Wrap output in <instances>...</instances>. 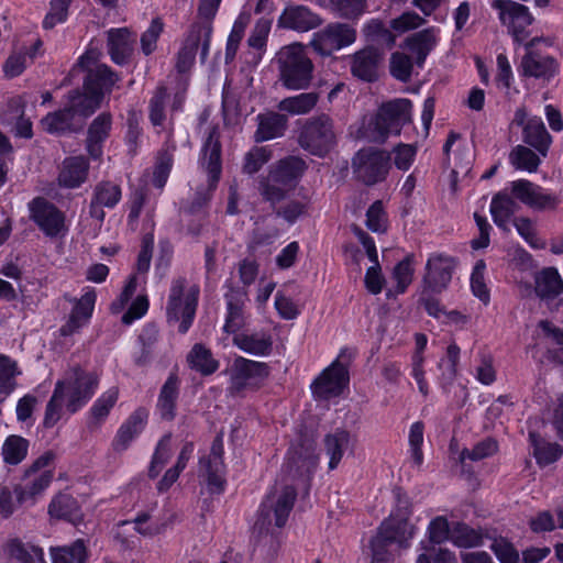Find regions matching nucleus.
Returning <instances> with one entry per match:
<instances>
[{
	"label": "nucleus",
	"mask_w": 563,
	"mask_h": 563,
	"mask_svg": "<svg viewBox=\"0 0 563 563\" xmlns=\"http://www.w3.org/2000/svg\"><path fill=\"white\" fill-rule=\"evenodd\" d=\"M148 412L145 408H137L119 428L112 442L113 450L122 452L126 450L130 443L143 431Z\"/></svg>",
	"instance_id": "obj_27"
},
{
	"label": "nucleus",
	"mask_w": 563,
	"mask_h": 563,
	"mask_svg": "<svg viewBox=\"0 0 563 563\" xmlns=\"http://www.w3.org/2000/svg\"><path fill=\"white\" fill-rule=\"evenodd\" d=\"M227 316L223 330L228 333H236L246 324L245 303L247 292L244 289L231 287L224 295Z\"/></svg>",
	"instance_id": "obj_23"
},
{
	"label": "nucleus",
	"mask_w": 563,
	"mask_h": 563,
	"mask_svg": "<svg viewBox=\"0 0 563 563\" xmlns=\"http://www.w3.org/2000/svg\"><path fill=\"white\" fill-rule=\"evenodd\" d=\"M96 298L95 290L88 289L79 299L73 300L74 307L67 321L59 329L60 335H73L89 322L93 312Z\"/></svg>",
	"instance_id": "obj_22"
},
{
	"label": "nucleus",
	"mask_w": 563,
	"mask_h": 563,
	"mask_svg": "<svg viewBox=\"0 0 563 563\" xmlns=\"http://www.w3.org/2000/svg\"><path fill=\"white\" fill-rule=\"evenodd\" d=\"M256 122L257 129L254 133V141L257 143L282 137L288 126L287 117L274 111L257 114Z\"/></svg>",
	"instance_id": "obj_28"
},
{
	"label": "nucleus",
	"mask_w": 563,
	"mask_h": 563,
	"mask_svg": "<svg viewBox=\"0 0 563 563\" xmlns=\"http://www.w3.org/2000/svg\"><path fill=\"white\" fill-rule=\"evenodd\" d=\"M538 41L534 37L526 45L528 52L521 59L522 75L549 80L555 75L558 63L552 56L531 49Z\"/></svg>",
	"instance_id": "obj_20"
},
{
	"label": "nucleus",
	"mask_w": 563,
	"mask_h": 563,
	"mask_svg": "<svg viewBox=\"0 0 563 563\" xmlns=\"http://www.w3.org/2000/svg\"><path fill=\"white\" fill-rule=\"evenodd\" d=\"M80 69L87 73L82 85L85 91H90L101 100H103L107 93L111 92L114 85L119 81L118 75L109 66L96 64L93 55L89 53H86L78 59L71 73L75 74Z\"/></svg>",
	"instance_id": "obj_7"
},
{
	"label": "nucleus",
	"mask_w": 563,
	"mask_h": 563,
	"mask_svg": "<svg viewBox=\"0 0 563 563\" xmlns=\"http://www.w3.org/2000/svg\"><path fill=\"white\" fill-rule=\"evenodd\" d=\"M168 98L167 89L164 86H158L153 97L150 100L148 110H150V120L154 126L163 125L166 114H165V106L166 100Z\"/></svg>",
	"instance_id": "obj_54"
},
{
	"label": "nucleus",
	"mask_w": 563,
	"mask_h": 563,
	"mask_svg": "<svg viewBox=\"0 0 563 563\" xmlns=\"http://www.w3.org/2000/svg\"><path fill=\"white\" fill-rule=\"evenodd\" d=\"M366 227L376 233H383L387 229V216L380 200L375 201L366 212Z\"/></svg>",
	"instance_id": "obj_64"
},
{
	"label": "nucleus",
	"mask_w": 563,
	"mask_h": 563,
	"mask_svg": "<svg viewBox=\"0 0 563 563\" xmlns=\"http://www.w3.org/2000/svg\"><path fill=\"white\" fill-rule=\"evenodd\" d=\"M297 490L294 486L287 485L276 499L267 497L262 504L258 518L255 522V529L262 532H268L272 525V512L275 519V526L282 528L286 525L290 511L292 510Z\"/></svg>",
	"instance_id": "obj_11"
},
{
	"label": "nucleus",
	"mask_w": 563,
	"mask_h": 563,
	"mask_svg": "<svg viewBox=\"0 0 563 563\" xmlns=\"http://www.w3.org/2000/svg\"><path fill=\"white\" fill-rule=\"evenodd\" d=\"M75 118L73 111L65 103L63 109L46 114L41 120V126L49 134H60L73 130Z\"/></svg>",
	"instance_id": "obj_45"
},
{
	"label": "nucleus",
	"mask_w": 563,
	"mask_h": 563,
	"mask_svg": "<svg viewBox=\"0 0 563 563\" xmlns=\"http://www.w3.org/2000/svg\"><path fill=\"white\" fill-rule=\"evenodd\" d=\"M454 267L453 257L443 254H432L426 265L424 288L431 292L444 290L451 282Z\"/></svg>",
	"instance_id": "obj_19"
},
{
	"label": "nucleus",
	"mask_w": 563,
	"mask_h": 563,
	"mask_svg": "<svg viewBox=\"0 0 563 563\" xmlns=\"http://www.w3.org/2000/svg\"><path fill=\"white\" fill-rule=\"evenodd\" d=\"M489 549L500 563H519V552L515 545L505 538L493 540Z\"/></svg>",
	"instance_id": "obj_63"
},
{
	"label": "nucleus",
	"mask_w": 563,
	"mask_h": 563,
	"mask_svg": "<svg viewBox=\"0 0 563 563\" xmlns=\"http://www.w3.org/2000/svg\"><path fill=\"white\" fill-rule=\"evenodd\" d=\"M490 7L497 11L499 22L516 42L522 43L529 36L528 27L533 16L528 7L512 0H492Z\"/></svg>",
	"instance_id": "obj_9"
},
{
	"label": "nucleus",
	"mask_w": 563,
	"mask_h": 563,
	"mask_svg": "<svg viewBox=\"0 0 563 563\" xmlns=\"http://www.w3.org/2000/svg\"><path fill=\"white\" fill-rule=\"evenodd\" d=\"M534 289L541 299H553L563 292V280L555 268H544L536 276Z\"/></svg>",
	"instance_id": "obj_43"
},
{
	"label": "nucleus",
	"mask_w": 563,
	"mask_h": 563,
	"mask_svg": "<svg viewBox=\"0 0 563 563\" xmlns=\"http://www.w3.org/2000/svg\"><path fill=\"white\" fill-rule=\"evenodd\" d=\"M390 155L383 150L363 148L352 159L353 173L365 185H375L385 179Z\"/></svg>",
	"instance_id": "obj_10"
},
{
	"label": "nucleus",
	"mask_w": 563,
	"mask_h": 563,
	"mask_svg": "<svg viewBox=\"0 0 563 563\" xmlns=\"http://www.w3.org/2000/svg\"><path fill=\"white\" fill-rule=\"evenodd\" d=\"M30 218L48 238L64 236L68 229L65 214L45 198H34L29 203Z\"/></svg>",
	"instance_id": "obj_13"
},
{
	"label": "nucleus",
	"mask_w": 563,
	"mask_h": 563,
	"mask_svg": "<svg viewBox=\"0 0 563 563\" xmlns=\"http://www.w3.org/2000/svg\"><path fill=\"white\" fill-rule=\"evenodd\" d=\"M306 169L307 164L302 158L288 156L273 164L268 173L272 177L283 179L289 186L296 188Z\"/></svg>",
	"instance_id": "obj_31"
},
{
	"label": "nucleus",
	"mask_w": 563,
	"mask_h": 563,
	"mask_svg": "<svg viewBox=\"0 0 563 563\" xmlns=\"http://www.w3.org/2000/svg\"><path fill=\"white\" fill-rule=\"evenodd\" d=\"M66 103L75 117L87 118L101 107L102 100L90 91L75 89L67 93Z\"/></svg>",
	"instance_id": "obj_39"
},
{
	"label": "nucleus",
	"mask_w": 563,
	"mask_h": 563,
	"mask_svg": "<svg viewBox=\"0 0 563 563\" xmlns=\"http://www.w3.org/2000/svg\"><path fill=\"white\" fill-rule=\"evenodd\" d=\"M382 60V53L377 48L368 46L350 56V69L357 79L373 82L378 79Z\"/></svg>",
	"instance_id": "obj_21"
},
{
	"label": "nucleus",
	"mask_w": 563,
	"mask_h": 563,
	"mask_svg": "<svg viewBox=\"0 0 563 563\" xmlns=\"http://www.w3.org/2000/svg\"><path fill=\"white\" fill-rule=\"evenodd\" d=\"M199 475L205 478L210 494L219 495L225 490L227 479L222 437H216L211 444L209 455L200 457Z\"/></svg>",
	"instance_id": "obj_14"
},
{
	"label": "nucleus",
	"mask_w": 563,
	"mask_h": 563,
	"mask_svg": "<svg viewBox=\"0 0 563 563\" xmlns=\"http://www.w3.org/2000/svg\"><path fill=\"white\" fill-rule=\"evenodd\" d=\"M298 142L310 154L324 157L338 142L333 120L324 113L307 119L300 130Z\"/></svg>",
	"instance_id": "obj_5"
},
{
	"label": "nucleus",
	"mask_w": 563,
	"mask_h": 563,
	"mask_svg": "<svg viewBox=\"0 0 563 563\" xmlns=\"http://www.w3.org/2000/svg\"><path fill=\"white\" fill-rule=\"evenodd\" d=\"M522 139L525 143L536 148L543 156L551 144V135L539 117H532L528 120L522 131Z\"/></svg>",
	"instance_id": "obj_38"
},
{
	"label": "nucleus",
	"mask_w": 563,
	"mask_h": 563,
	"mask_svg": "<svg viewBox=\"0 0 563 563\" xmlns=\"http://www.w3.org/2000/svg\"><path fill=\"white\" fill-rule=\"evenodd\" d=\"M63 404H65V398L63 397L62 384H56L45 410L44 426L46 428L54 427L62 418Z\"/></svg>",
	"instance_id": "obj_59"
},
{
	"label": "nucleus",
	"mask_w": 563,
	"mask_h": 563,
	"mask_svg": "<svg viewBox=\"0 0 563 563\" xmlns=\"http://www.w3.org/2000/svg\"><path fill=\"white\" fill-rule=\"evenodd\" d=\"M233 344L244 353L267 356L273 350V338L268 332H241L233 336Z\"/></svg>",
	"instance_id": "obj_29"
},
{
	"label": "nucleus",
	"mask_w": 563,
	"mask_h": 563,
	"mask_svg": "<svg viewBox=\"0 0 563 563\" xmlns=\"http://www.w3.org/2000/svg\"><path fill=\"white\" fill-rule=\"evenodd\" d=\"M54 461L55 453L46 451L25 470L21 483L14 488L20 505L35 504L47 489L54 477Z\"/></svg>",
	"instance_id": "obj_4"
},
{
	"label": "nucleus",
	"mask_w": 563,
	"mask_h": 563,
	"mask_svg": "<svg viewBox=\"0 0 563 563\" xmlns=\"http://www.w3.org/2000/svg\"><path fill=\"white\" fill-rule=\"evenodd\" d=\"M498 451V443L496 440L492 438H486L481 442L476 443L473 449H464L461 452L460 459L461 461H465L466 459L471 461H481L486 457L494 455Z\"/></svg>",
	"instance_id": "obj_60"
},
{
	"label": "nucleus",
	"mask_w": 563,
	"mask_h": 563,
	"mask_svg": "<svg viewBox=\"0 0 563 563\" xmlns=\"http://www.w3.org/2000/svg\"><path fill=\"white\" fill-rule=\"evenodd\" d=\"M56 384H62L67 411L75 413L95 395L99 385V377L93 372H87L80 366H74Z\"/></svg>",
	"instance_id": "obj_6"
},
{
	"label": "nucleus",
	"mask_w": 563,
	"mask_h": 563,
	"mask_svg": "<svg viewBox=\"0 0 563 563\" xmlns=\"http://www.w3.org/2000/svg\"><path fill=\"white\" fill-rule=\"evenodd\" d=\"M173 454L172 434L167 433L158 441L148 468V476L155 478L169 461Z\"/></svg>",
	"instance_id": "obj_51"
},
{
	"label": "nucleus",
	"mask_w": 563,
	"mask_h": 563,
	"mask_svg": "<svg viewBox=\"0 0 563 563\" xmlns=\"http://www.w3.org/2000/svg\"><path fill=\"white\" fill-rule=\"evenodd\" d=\"M510 188L516 199L538 211L555 210L560 203L556 195L527 179L511 181Z\"/></svg>",
	"instance_id": "obj_17"
},
{
	"label": "nucleus",
	"mask_w": 563,
	"mask_h": 563,
	"mask_svg": "<svg viewBox=\"0 0 563 563\" xmlns=\"http://www.w3.org/2000/svg\"><path fill=\"white\" fill-rule=\"evenodd\" d=\"M179 384L177 375L170 374L159 390L156 410L163 420L172 421L176 417Z\"/></svg>",
	"instance_id": "obj_30"
},
{
	"label": "nucleus",
	"mask_w": 563,
	"mask_h": 563,
	"mask_svg": "<svg viewBox=\"0 0 563 563\" xmlns=\"http://www.w3.org/2000/svg\"><path fill=\"white\" fill-rule=\"evenodd\" d=\"M108 51L111 59L119 65L125 64L132 53L130 33L126 29L109 31Z\"/></svg>",
	"instance_id": "obj_44"
},
{
	"label": "nucleus",
	"mask_w": 563,
	"mask_h": 563,
	"mask_svg": "<svg viewBox=\"0 0 563 563\" xmlns=\"http://www.w3.org/2000/svg\"><path fill=\"white\" fill-rule=\"evenodd\" d=\"M347 384V368L336 360L313 380L311 390L316 399L328 400L340 396Z\"/></svg>",
	"instance_id": "obj_16"
},
{
	"label": "nucleus",
	"mask_w": 563,
	"mask_h": 563,
	"mask_svg": "<svg viewBox=\"0 0 563 563\" xmlns=\"http://www.w3.org/2000/svg\"><path fill=\"white\" fill-rule=\"evenodd\" d=\"M70 2L71 0H51L49 11L44 18L43 27L49 30L65 22Z\"/></svg>",
	"instance_id": "obj_62"
},
{
	"label": "nucleus",
	"mask_w": 563,
	"mask_h": 563,
	"mask_svg": "<svg viewBox=\"0 0 563 563\" xmlns=\"http://www.w3.org/2000/svg\"><path fill=\"white\" fill-rule=\"evenodd\" d=\"M321 18L305 5L287 7L278 19V26L307 32L321 25Z\"/></svg>",
	"instance_id": "obj_24"
},
{
	"label": "nucleus",
	"mask_w": 563,
	"mask_h": 563,
	"mask_svg": "<svg viewBox=\"0 0 563 563\" xmlns=\"http://www.w3.org/2000/svg\"><path fill=\"white\" fill-rule=\"evenodd\" d=\"M412 59L405 53L395 52L390 56L389 69L394 78L399 81L407 82L412 74Z\"/></svg>",
	"instance_id": "obj_55"
},
{
	"label": "nucleus",
	"mask_w": 563,
	"mask_h": 563,
	"mask_svg": "<svg viewBox=\"0 0 563 563\" xmlns=\"http://www.w3.org/2000/svg\"><path fill=\"white\" fill-rule=\"evenodd\" d=\"M378 533L385 538L389 543H398L400 547H408L409 540L415 534V527L409 523L405 517H391L389 520L382 523Z\"/></svg>",
	"instance_id": "obj_37"
},
{
	"label": "nucleus",
	"mask_w": 563,
	"mask_h": 563,
	"mask_svg": "<svg viewBox=\"0 0 563 563\" xmlns=\"http://www.w3.org/2000/svg\"><path fill=\"white\" fill-rule=\"evenodd\" d=\"M201 166L208 173V185L197 189L192 200L184 211L189 216H198L205 219L209 201L221 175V143L218 126L210 128L208 132L202 146Z\"/></svg>",
	"instance_id": "obj_3"
},
{
	"label": "nucleus",
	"mask_w": 563,
	"mask_h": 563,
	"mask_svg": "<svg viewBox=\"0 0 563 563\" xmlns=\"http://www.w3.org/2000/svg\"><path fill=\"white\" fill-rule=\"evenodd\" d=\"M111 130V114L103 112L93 119L88 128L87 151L93 158L102 154V143Z\"/></svg>",
	"instance_id": "obj_34"
},
{
	"label": "nucleus",
	"mask_w": 563,
	"mask_h": 563,
	"mask_svg": "<svg viewBox=\"0 0 563 563\" xmlns=\"http://www.w3.org/2000/svg\"><path fill=\"white\" fill-rule=\"evenodd\" d=\"M53 563H88V552L82 540H76L69 547L51 550Z\"/></svg>",
	"instance_id": "obj_50"
},
{
	"label": "nucleus",
	"mask_w": 563,
	"mask_h": 563,
	"mask_svg": "<svg viewBox=\"0 0 563 563\" xmlns=\"http://www.w3.org/2000/svg\"><path fill=\"white\" fill-rule=\"evenodd\" d=\"M273 63L277 70V80L287 90H307L314 78V64L305 46L291 43L279 48Z\"/></svg>",
	"instance_id": "obj_1"
},
{
	"label": "nucleus",
	"mask_w": 563,
	"mask_h": 563,
	"mask_svg": "<svg viewBox=\"0 0 563 563\" xmlns=\"http://www.w3.org/2000/svg\"><path fill=\"white\" fill-rule=\"evenodd\" d=\"M312 453L313 441L310 439H306L300 444V449H298L296 444L291 445L284 464V471L291 481L299 479L308 487L312 471L316 466Z\"/></svg>",
	"instance_id": "obj_18"
},
{
	"label": "nucleus",
	"mask_w": 563,
	"mask_h": 563,
	"mask_svg": "<svg viewBox=\"0 0 563 563\" xmlns=\"http://www.w3.org/2000/svg\"><path fill=\"white\" fill-rule=\"evenodd\" d=\"M212 35V24L209 21H198L190 25L183 45L194 49L197 53L198 48H200V59L201 62H206L210 42Z\"/></svg>",
	"instance_id": "obj_32"
},
{
	"label": "nucleus",
	"mask_w": 563,
	"mask_h": 563,
	"mask_svg": "<svg viewBox=\"0 0 563 563\" xmlns=\"http://www.w3.org/2000/svg\"><path fill=\"white\" fill-rule=\"evenodd\" d=\"M29 441L21 435H9L2 444L1 454L5 464L18 465L27 455Z\"/></svg>",
	"instance_id": "obj_48"
},
{
	"label": "nucleus",
	"mask_w": 563,
	"mask_h": 563,
	"mask_svg": "<svg viewBox=\"0 0 563 563\" xmlns=\"http://www.w3.org/2000/svg\"><path fill=\"white\" fill-rule=\"evenodd\" d=\"M512 195L500 191L496 194L490 202V214L494 223L503 231L508 232V222L510 218L517 212L519 206Z\"/></svg>",
	"instance_id": "obj_35"
},
{
	"label": "nucleus",
	"mask_w": 563,
	"mask_h": 563,
	"mask_svg": "<svg viewBox=\"0 0 563 563\" xmlns=\"http://www.w3.org/2000/svg\"><path fill=\"white\" fill-rule=\"evenodd\" d=\"M189 367L203 376L216 373L220 366L212 352L201 343H196L187 354Z\"/></svg>",
	"instance_id": "obj_40"
},
{
	"label": "nucleus",
	"mask_w": 563,
	"mask_h": 563,
	"mask_svg": "<svg viewBox=\"0 0 563 563\" xmlns=\"http://www.w3.org/2000/svg\"><path fill=\"white\" fill-rule=\"evenodd\" d=\"M529 435L533 446V456L539 465H549L561 457L563 451L558 443L547 442L532 432Z\"/></svg>",
	"instance_id": "obj_47"
},
{
	"label": "nucleus",
	"mask_w": 563,
	"mask_h": 563,
	"mask_svg": "<svg viewBox=\"0 0 563 563\" xmlns=\"http://www.w3.org/2000/svg\"><path fill=\"white\" fill-rule=\"evenodd\" d=\"M437 36L433 29L417 32L406 40L407 48L415 55L418 66H422L428 54L434 48Z\"/></svg>",
	"instance_id": "obj_42"
},
{
	"label": "nucleus",
	"mask_w": 563,
	"mask_h": 563,
	"mask_svg": "<svg viewBox=\"0 0 563 563\" xmlns=\"http://www.w3.org/2000/svg\"><path fill=\"white\" fill-rule=\"evenodd\" d=\"M509 161L517 169L536 172L540 165V157L530 148L517 145L509 154Z\"/></svg>",
	"instance_id": "obj_52"
},
{
	"label": "nucleus",
	"mask_w": 563,
	"mask_h": 563,
	"mask_svg": "<svg viewBox=\"0 0 563 563\" xmlns=\"http://www.w3.org/2000/svg\"><path fill=\"white\" fill-rule=\"evenodd\" d=\"M272 157V151L266 146H255L244 156L243 170L253 175L257 173Z\"/></svg>",
	"instance_id": "obj_56"
},
{
	"label": "nucleus",
	"mask_w": 563,
	"mask_h": 563,
	"mask_svg": "<svg viewBox=\"0 0 563 563\" xmlns=\"http://www.w3.org/2000/svg\"><path fill=\"white\" fill-rule=\"evenodd\" d=\"M89 164L82 156L69 157L63 162L58 183L66 188H77L88 175Z\"/></svg>",
	"instance_id": "obj_33"
},
{
	"label": "nucleus",
	"mask_w": 563,
	"mask_h": 563,
	"mask_svg": "<svg viewBox=\"0 0 563 563\" xmlns=\"http://www.w3.org/2000/svg\"><path fill=\"white\" fill-rule=\"evenodd\" d=\"M200 287L184 276L172 279L165 306L168 324H178V332L185 334L194 323Z\"/></svg>",
	"instance_id": "obj_2"
},
{
	"label": "nucleus",
	"mask_w": 563,
	"mask_h": 563,
	"mask_svg": "<svg viewBox=\"0 0 563 563\" xmlns=\"http://www.w3.org/2000/svg\"><path fill=\"white\" fill-rule=\"evenodd\" d=\"M451 540L460 548H474L482 544V534L464 523H459L451 533Z\"/></svg>",
	"instance_id": "obj_57"
},
{
	"label": "nucleus",
	"mask_w": 563,
	"mask_h": 563,
	"mask_svg": "<svg viewBox=\"0 0 563 563\" xmlns=\"http://www.w3.org/2000/svg\"><path fill=\"white\" fill-rule=\"evenodd\" d=\"M48 514L53 518L74 521L78 517V504L71 495L58 494L49 503Z\"/></svg>",
	"instance_id": "obj_49"
},
{
	"label": "nucleus",
	"mask_w": 563,
	"mask_h": 563,
	"mask_svg": "<svg viewBox=\"0 0 563 563\" xmlns=\"http://www.w3.org/2000/svg\"><path fill=\"white\" fill-rule=\"evenodd\" d=\"M320 93L316 91L300 92L295 96L282 99L277 109L289 115H306L310 113L318 104Z\"/></svg>",
	"instance_id": "obj_36"
},
{
	"label": "nucleus",
	"mask_w": 563,
	"mask_h": 563,
	"mask_svg": "<svg viewBox=\"0 0 563 563\" xmlns=\"http://www.w3.org/2000/svg\"><path fill=\"white\" fill-rule=\"evenodd\" d=\"M306 199L289 200L284 205H276L273 208L277 217L283 218L287 223L294 224L307 210Z\"/></svg>",
	"instance_id": "obj_58"
},
{
	"label": "nucleus",
	"mask_w": 563,
	"mask_h": 563,
	"mask_svg": "<svg viewBox=\"0 0 563 563\" xmlns=\"http://www.w3.org/2000/svg\"><path fill=\"white\" fill-rule=\"evenodd\" d=\"M121 188L111 181H101L96 185L90 201L89 213L92 218L103 221V208H114L121 200Z\"/></svg>",
	"instance_id": "obj_26"
},
{
	"label": "nucleus",
	"mask_w": 563,
	"mask_h": 563,
	"mask_svg": "<svg viewBox=\"0 0 563 563\" xmlns=\"http://www.w3.org/2000/svg\"><path fill=\"white\" fill-rule=\"evenodd\" d=\"M356 30L347 23L334 22L313 33L310 46L321 56H330L333 52L353 44Z\"/></svg>",
	"instance_id": "obj_12"
},
{
	"label": "nucleus",
	"mask_w": 563,
	"mask_h": 563,
	"mask_svg": "<svg viewBox=\"0 0 563 563\" xmlns=\"http://www.w3.org/2000/svg\"><path fill=\"white\" fill-rule=\"evenodd\" d=\"M355 440L350 431L336 428L332 432L325 434L323 439V449L329 457V470H335L343 459L346 451H353Z\"/></svg>",
	"instance_id": "obj_25"
},
{
	"label": "nucleus",
	"mask_w": 563,
	"mask_h": 563,
	"mask_svg": "<svg viewBox=\"0 0 563 563\" xmlns=\"http://www.w3.org/2000/svg\"><path fill=\"white\" fill-rule=\"evenodd\" d=\"M411 101L395 99L382 106L376 117L375 129L382 137L388 134H399L404 124L411 120Z\"/></svg>",
	"instance_id": "obj_15"
},
{
	"label": "nucleus",
	"mask_w": 563,
	"mask_h": 563,
	"mask_svg": "<svg viewBox=\"0 0 563 563\" xmlns=\"http://www.w3.org/2000/svg\"><path fill=\"white\" fill-rule=\"evenodd\" d=\"M258 189L263 200L269 202L272 208H275L276 205L284 201L289 194L295 190L294 187L289 186L283 179L272 177L271 173H267L260 181Z\"/></svg>",
	"instance_id": "obj_41"
},
{
	"label": "nucleus",
	"mask_w": 563,
	"mask_h": 563,
	"mask_svg": "<svg viewBox=\"0 0 563 563\" xmlns=\"http://www.w3.org/2000/svg\"><path fill=\"white\" fill-rule=\"evenodd\" d=\"M26 100L23 96H14L8 99L1 114L0 123L3 126H13V123L25 112Z\"/></svg>",
	"instance_id": "obj_61"
},
{
	"label": "nucleus",
	"mask_w": 563,
	"mask_h": 563,
	"mask_svg": "<svg viewBox=\"0 0 563 563\" xmlns=\"http://www.w3.org/2000/svg\"><path fill=\"white\" fill-rule=\"evenodd\" d=\"M119 391L112 387L104 391L90 408L91 418L97 422L103 421L118 400Z\"/></svg>",
	"instance_id": "obj_53"
},
{
	"label": "nucleus",
	"mask_w": 563,
	"mask_h": 563,
	"mask_svg": "<svg viewBox=\"0 0 563 563\" xmlns=\"http://www.w3.org/2000/svg\"><path fill=\"white\" fill-rule=\"evenodd\" d=\"M7 553L19 563H44V552L41 548L25 544L19 539L5 544Z\"/></svg>",
	"instance_id": "obj_46"
},
{
	"label": "nucleus",
	"mask_w": 563,
	"mask_h": 563,
	"mask_svg": "<svg viewBox=\"0 0 563 563\" xmlns=\"http://www.w3.org/2000/svg\"><path fill=\"white\" fill-rule=\"evenodd\" d=\"M229 373L228 391L231 396H240L247 388H257L268 377L269 367L266 363L238 356Z\"/></svg>",
	"instance_id": "obj_8"
}]
</instances>
